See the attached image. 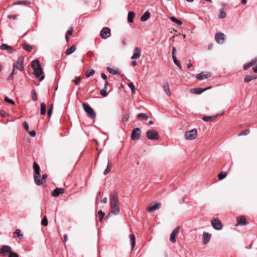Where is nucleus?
Returning <instances> with one entry per match:
<instances>
[{"label":"nucleus","instance_id":"1","mask_svg":"<svg viewBox=\"0 0 257 257\" xmlns=\"http://www.w3.org/2000/svg\"><path fill=\"white\" fill-rule=\"evenodd\" d=\"M31 66L34 69V74L35 77L37 78L40 77V81H42L45 77L44 75H41L43 71L39 61L38 59L32 61Z\"/></svg>","mask_w":257,"mask_h":257},{"label":"nucleus","instance_id":"51","mask_svg":"<svg viewBox=\"0 0 257 257\" xmlns=\"http://www.w3.org/2000/svg\"><path fill=\"white\" fill-rule=\"evenodd\" d=\"M9 257H19V255L16 252H11Z\"/></svg>","mask_w":257,"mask_h":257},{"label":"nucleus","instance_id":"33","mask_svg":"<svg viewBox=\"0 0 257 257\" xmlns=\"http://www.w3.org/2000/svg\"><path fill=\"white\" fill-rule=\"evenodd\" d=\"M76 50V47L74 45L72 46L69 49H67L66 52V55H70L73 53Z\"/></svg>","mask_w":257,"mask_h":257},{"label":"nucleus","instance_id":"41","mask_svg":"<svg viewBox=\"0 0 257 257\" xmlns=\"http://www.w3.org/2000/svg\"><path fill=\"white\" fill-rule=\"evenodd\" d=\"M217 115H218L216 114V115H214L213 116H204L202 117V119L205 121H209L211 120L213 117H216L217 116Z\"/></svg>","mask_w":257,"mask_h":257},{"label":"nucleus","instance_id":"52","mask_svg":"<svg viewBox=\"0 0 257 257\" xmlns=\"http://www.w3.org/2000/svg\"><path fill=\"white\" fill-rule=\"evenodd\" d=\"M249 133V131L248 130H245L243 131V132H241L239 135H246Z\"/></svg>","mask_w":257,"mask_h":257},{"label":"nucleus","instance_id":"3","mask_svg":"<svg viewBox=\"0 0 257 257\" xmlns=\"http://www.w3.org/2000/svg\"><path fill=\"white\" fill-rule=\"evenodd\" d=\"M84 110L87 113V116L90 118H94L96 116V113L93 109L88 104L83 103L82 104Z\"/></svg>","mask_w":257,"mask_h":257},{"label":"nucleus","instance_id":"63","mask_svg":"<svg viewBox=\"0 0 257 257\" xmlns=\"http://www.w3.org/2000/svg\"><path fill=\"white\" fill-rule=\"evenodd\" d=\"M101 202L103 203H106L107 202V198L106 197H104L102 200Z\"/></svg>","mask_w":257,"mask_h":257},{"label":"nucleus","instance_id":"46","mask_svg":"<svg viewBox=\"0 0 257 257\" xmlns=\"http://www.w3.org/2000/svg\"><path fill=\"white\" fill-rule=\"evenodd\" d=\"M48 221L47 218L46 216H45L42 220V225L44 226H46L48 225Z\"/></svg>","mask_w":257,"mask_h":257},{"label":"nucleus","instance_id":"24","mask_svg":"<svg viewBox=\"0 0 257 257\" xmlns=\"http://www.w3.org/2000/svg\"><path fill=\"white\" fill-rule=\"evenodd\" d=\"M256 78H257L256 76H252V75H246L244 77V81L245 82L247 83V82H249L251 81L252 80L256 79Z\"/></svg>","mask_w":257,"mask_h":257},{"label":"nucleus","instance_id":"30","mask_svg":"<svg viewBox=\"0 0 257 257\" xmlns=\"http://www.w3.org/2000/svg\"><path fill=\"white\" fill-rule=\"evenodd\" d=\"M164 90L166 94L168 96H170L171 95V93L170 91V88L169 86V84L168 83L164 85L163 86Z\"/></svg>","mask_w":257,"mask_h":257},{"label":"nucleus","instance_id":"20","mask_svg":"<svg viewBox=\"0 0 257 257\" xmlns=\"http://www.w3.org/2000/svg\"><path fill=\"white\" fill-rule=\"evenodd\" d=\"M0 48L2 50H8L10 53H12L14 52L13 48L12 47L6 44H3L1 46Z\"/></svg>","mask_w":257,"mask_h":257},{"label":"nucleus","instance_id":"55","mask_svg":"<svg viewBox=\"0 0 257 257\" xmlns=\"http://www.w3.org/2000/svg\"><path fill=\"white\" fill-rule=\"evenodd\" d=\"M28 133H29V135L32 137H35L36 134L35 131H32L30 132L29 131V132Z\"/></svg>","mask_w":257,"mask_h":257},{"label":"nucleus","instance_id":"35","mask_svg":"<svg viewBox=\"0 0 257 257\" xmlns=\"http://www.w3.org/2000/svg\"><path fill=\"white\" fill-rule=\"evenodd\" d=\"M107 71L111 74L113 75H120V72L118 71H117L116 70H113V69L108 67L107 68Z\"/></svg>","mask_w":257,"mask_h":257},{"label":"nucleus","instance_id":"15","mask_svg":"<svg viewBox=\"0 0 257 257\" xmlns=\"http://www.w3.org/2000/svg\"><path fill=\"white\" fill-rule=\"evenodd\" d=\"M141 55V50L139 47H136L134 49V52L133 56L131 57L132 59H136L139 58Z\"/></svg>","mask_w":257,"mask_h":257},{"label":"nucleus","instance_id":"47","mask_svg":"<svg viewBox=\"0 0 257 257\" xmlns=\"http://www.w3.org/2000/svg\"><path fill=\"white\" fill-rule=\"evenodd\" d=\"M100 94L103 97H106L108 95V93L106 92V89H102L100 91Z\"/></svg>","mask_w":257,"mask_h":257},{"label":"nucleus","instance_id":"48","mask_svg":"<svg viewBox=\"0 0 257 257\" xmlns=\"http://www.w3.org/2000/svg\"><path fill=\"white\" fill-rule=\"evenodd\" d=\"M24 128L27 132H29V125L26 121H24L23 124Z\"/></svg>","mask_w":257,"mask_h":257},{"label":"nucleus","instance_id":"31","mask_svg":"<svg viewBox=\"0 0 257 257\" xmlns=\"http://www.w3.org/2000/svg\"><path fill=\"white\" fill-rule=\"evenodd\" d=\"M14 235L15 236L17 235V236L20 239L23 238V235L21 233V231L19 229H17L15 230V231L14 232Z\"/></svg>","mask_w":257,"mask_h":257},{"label":"nucleus","instance_id":"16","mask_svg":"<svg viewBox=\"0 0 257 257\" xmlns=\"http://www.w3.org/2000/svg\"><path fill=\"white\" fill-rule=\"evenodd\" d=\"M11 250L12 248L11 246L7 245H4L2 247L0 250V253L4 255L7 253H10L11 252Z\"/></svg>","mask_w":257,"mask_h":257},{"label":"nucleus","instance_id":"56","mask_svg":"<svg viewBox=\"0 0 257 257\" xmlns=\"http://www.w3.org/2000/svg\"><path fill=\"white\" fill-rule=\"evenodd\" d=\"M72 32H73V28L71 27L69 30H68L66 34L65 35H71L72 34Z\"/></svg>","mask_w":257,"mask_h":257},{"label":"nucleus","instance_id":"11","mask_svg":"<svg viewBox=\"0 0 257 257\" xmlns=\"http://www.w3.org/2000/svg\"><path fill=\"white\" fill-rule=\"evenodd\" d=\"M180 227L177 226L172 231V233H171L170 240L172 243L176 242V235L178 233Z\"/></svg>","mask_w":257,"mask_h":257},{"label":"nucleus","instance_id":"40","mask_svg":"<svg viewBox=\"0 0 257 257\" xmlns=\"http://www.w3.org/2000/svg\"><path fill=\"white\" fill-rule=\"evenodd\" d=\"M227 175V173L225 172H220L218 175V177L219 180H221L223 179Z\"/></svg>","mask_w":257,"mask_h":257},{"label":"nucleus","instance_id":"18","mask_svg":"<svg viewBox=\"0 0 257 257\" xmlns=\"http://www.w3.org/2000/svg\"><path fill=\"white\" fill-rule=\"evenodd\" d=\"M236 220L237 222V225H245L247 223L245 218L243 216L237 217Z\"/></svg>","mask_w":257,"mask_h":257},{"label":"nucleus","instance_id":"12","mask_svg":"<svg viewBox=\"0 0 257 257\" xmlns=\"http://www.w3.org/2000/svg\"><path fill=\"white\" fill-rule=\"evenodd\" d=\"M225 35L223 33L219 32L215 34V40L218 43H223L225 39Z\"/></svg>","mask_w":257,"mask_h":257},{"label":"nucleus","instance_id":"59","mask_svg":"<svg viewBox=\"0 0 257 257\" xmlns=\"http://www.w3.org/2000/svg\"><path fill=\"white\" fill-rule=\"evenodd\" d=\"M176 49L175 48V47H173V48H172V55H176Z\"/></svg>","mask_w":257,"mask_h":257},{"label":"nucleus","instance_id":"19","mask_svg":"<svg viewBox=\"0 0 257 257\" xmlns=\"http://www.w3.org/2000/svg\"><path fill=\"white\" fill-rule=\"evenodd\" d=\"M210 75L208 74H205L203 72L200 73L196 75V78L199 80L205 79L210 77Z\"/></svg>","mask_w":257,"mask_h":257},{"label":"nucleus","instance_id":"62","mask_svg":"<svg viewBox=\"0 0 257 257\" xmlns=\"http://www.w3.org/2000/svg\"><path fill=\"white\" fill-rule=\"evenodd\" d=\"M108 84V82H107V81H105V84H104V88H103V89H106H106H107V88Z\"/></svg>","mask_w":257,"mask_h":257},{"label":"nucleus","instance_id":"54","mask_svg":"<svg viewBox=\"0 0 257 257\" xmlns=\"http://www.w3.org/2000/svg\"><path fill=\"white\" fill-rule=\"evenodd\" d=\"M81 79L80 76L76 77L74 80L75 85H77L78 83L80 81Z\"/></svg>","mask_w":257,"mask_h":257},{"label":"nucleus","instance_id":"43","mask_svg":"<svg viewBox=\"0 0 257 257\" xmlns=\"http://www.w3.org/2000/svg\"><path fill=\"white\" fill-rule=\"evenodd\" d=\"M128 86L129 87V88L131 89L132 92L133 93H135V85L134 84V83L133 82H131L130 83L128 84Z\"/></svg>","mask_w":257,"mask_h":257},{"label":"nucleus","instance_id":"5","mask_svg":"<svg viewBox=\"0 0 257 257\" xmlns=\"http://www.w3.org/2000/svg\"><path fill=\"white\" fill-rule=\"evenodd\" d=\"M147 138L151 140H158L159 136L157 131L151 130L148 131L146 133Z\"/></svg>","mask_w":257,"mask_h":257},{"label":"nucleus","instance_id":"45","mask_svg":"<svg viewBox=\"0 0 257 257\" xmlns=\"http://www.w3.org/2000/svg\"><path fill=\"white\" fill-rule=\"evenodd\" d=\"M4 100L7 102L11 103L12 104H15V101L13 100H12V99H11V98H9L8 97H7V96H6L5 97Z\"/></svg>","mask_w":257,"mask_h":257},{"label":"nucleus","instance_id":"14","mask_svg":"<svg viewBox=\"0 0 257 257\" xmlns=\"http://www.w3.org/2000/svg\"><path fill=\"white\" fill-rule=\"evenodd\" d=\"M211 234L206 232H204L202 234V241L204 244L208 243L210 240Z\"/></svg>","mask_w":257,"mask_h":257},{"label":"nucleus","instance_id":"29","mask_svg":"<svg viewBox=\"0 0 257 257\" xmlns=\"http://www.w3.org/2000/svg\"><path fill=\"white\" fill-rule=\"evenodd\" d=\"M16 69V65L15 64H14L13 65V70H12V72L10 74L9 77H8V80L9 81H12L14 79L13 75L15 74V70Z\"/></svg>","mask_w":257,"mask_h":257},{"label":"nucleus","instance_id":"36","mask_svg":"<svg viewBox=\"0 0 257 257\" xmlns=\"http://www.w3.org/2000/svg\"><path fill=\"white\" fill-rule=\"evenodd\" d=\"M226 13L224 12L223 9H220V13L219 15L218 16L219 18L220 19H224L226 17Z\"/></svg>","mask_w":257,"mask_h":257},{"label":"nucleus","instance_id":"57","mask_svg":"<svg viewBox=\"0 0 257 257\" xmlns=\"http://www.w3.org/2000/svg\"><path fill=\"white\" fill-rule=\"evenodd\" d=\"M8 18L9 19H14V20H15V19H17V16L16 15H8Z\"/></svg>","mask_w":257,"mask_h":257},{"label":"nucleus","instance_id":"53","mask_svg":"<svg viewBox=\"0 0 257 257\" xmlns=\"http://www.w3.org/2000/svg\"><path fill=\"white\" fill-rule=\"evenodd\" d=\"M108 166H109V163H108L106 168L105 169V170L103 172V174L104 175H106L109 172V169H108Z\"/></svg>","mask_w":257,"mask_h":257},{"label":"nucleus","instance_id":"37","mask_svg":"<svg viewBox=\"0 0 257 257\" xmlns=\"http://www.w3.org/2000/svg\"><path fill=\"white\" fill-rule=\"evenodd\" d=\"M256 61H255L254 62H253L252 61H250L249 63H247V64H245L244 66H243V69L244 70H247L249 68H250L251 66H253L254 65V64L255 63Z\"/></svg>","mask_w":257,"mask_h":257},{"label":"nucleus","instance_id":"42","mask_svg":"<svg viewBox=\"0 0 257 257\" xmlns=\"http://www.w3.org/2000/svg\"><path fill=\"white\" fill-rule=\"evenodd\" d=\"M95 71L93 69H91L87 71L86 73V77L88 78L94 74Z\"/></svg>","mask_w":257,"mask_h":257},{"label":"nucleus","instance_id":"4","mask_svg":"<svg viewBox=\"0 0 257 257\" xmlns=\"http://www.w3.org/2000/svg\"><path fill=\"white\" fill-rule=\"evenodd\" d=\"M119 205V200L117 192L113 191L110 195V206Z\"/></svg>","mask_w":257,"mask_h":257},{"label":"nucleus","instance_id":"8","mask_svg":"<svg viewBox=\"0 0 257 257\" xmlns=\"http://www.w3.org/2000/svg\"><path fill=\"white\" fill-rule=\"evenodd\" d=\"M141 135V130L139 127H136L133 130L131 138L133 141H136L139 139Z\"/></svg>","mask_w":257,"mask_h":257},{"label":"nucleus","instance_id":"2","mask_svg":"<svg viewBox=\"0 0 257 257\" xmlns=\"http://www.w3.org/2000/svg\"><path fill=\"white\" fill-rule=\"evenodd\" d=\"M33 169L35 183L37 185H41L42 184V181L40 179L41 177L40 168L39 165L36 162L33 163Z\"/></svg>","mask_w":257,"mask_h":257},{"label":"nucleus","instance_id":"39","mask_svg":"<svg viewBox=\"0 0 257 257\" xmlns=\"http://www.w3.org/2000/svg\"><path fill=\"white\" fill-rule=\"evenodd\" d=\"M23 48L28 52H31L32 50V47L30 45H28L25 44H23L22 45Z\"/></svg>","mask_w":257,"mask_h":257},{"label":"nucleus","instance_id":"64","mask_svg":"<svg viewBox=\"0 0 257 257\" xmlns=\"http://www.w3.org/2000/svg\"><path fill=\"white\" fill-rule=\"evenodd\" d=\"M189 62L188 63V65H187V68L188 69H189L190 68H191L192 66V63H191V61L190 60H189Z\"/></svg>","mask_w":257,"mask_h":257},{"label":"nucleus","instance_id":"27","mask_svg":"<svg viewBox=\"0 0 257 257\" xmlns=\"http://www.w3.org/2000/svg\"><path fill=\"white\" fill-rule=\"evenodd\" d=\"M135 17V13L133 12H129L127 15V21L129 23H133Z\"/></svg>","mask_w":257,"mask_h":257},{"label":"nucleus","instance_id":"6","mask_svg":"<svg viewBox=\"0 0 257 257\" xmlns=\"http://www.w3.org/2000/svg\"><path fill=\"white\" fill-rule=\"evenodd\" d=\"M197 135V131L196 128L192 129L190 131L186 132L185 133V138L187 140H194Z\"/></svg>","mask_w":257,"mask_h":257},{"label":"nucleus","instance_id":"7","mask_svg":"<svg viewBox=\"0 0 257 257\" xmlns=\"http://www.w3.org/2000/svg\"><path fill=\"white\" fill-rule=\"evenodd\" d=\"M100 35L103 39L109 38L111 35L110 28L108 27L103 28L100 32Z\"/></svg>","mask_w":257,"mask_h":257},{"label":"nucleus","instance_id":"32","mask_svg":"<svg viewBox=\"0 0 257 257\" xmlns=\"http://www.w3.org/2000/svg\"><path fill=\"white\" fill-rule=\"evenodd\" d=\"M41 107V115H44L46 113V105L44 102H42L41 103L40 105Z\"/></svg>","mask_w":257,"mask_h":257},{"label":"nucleus","instance_id":"38","mask_svg":"<svg viewBox=\"0 0 257 257\" xmlns=\"http://www.w3.org/2000/svg\"><path fill=\"white\" fill-rule=\"evenodd\" d=\"M31 94L32 100L34 101H36L38 99L36 91L34 89L32 90L31 91Z\"/></svg>","mask_w":257,"mask_h":257},{"label":"nucleus","instance_id":"23","mask_svg":"<svg viewBox=\"0 0 257 257\" xmlns=\"http://www.w3.org/2000/svg\"><path fill=\"white\" fill-rule=\"evenodd\" d=\"M30 4V2L26 0H20L14 3V5H25L29 6Z\"/></svg>","mask_w":257,"mask_h":257},{"label":"nucleus","instance_id":"21","mask_svg":"<svg viewBox=\"0 0 257 257\" xmlns=\"http://www.w3.org/2000/svg\"><path fill=\"white\" fill-rule=\"evenodd\" d=\"M111 211L110 213L114 215H118L119 213L120 209L119 206L116 205L115 206H110Z\"/></svg>","mask_w":257,"mask_h":257},{"label":"nucleus","instance_id":"17","mask_svg":"<svg viewBox=\"0 0 257 257\" xmlns=\"http://www.w3.org/2000/svg\"><path fill=\"white\" fill-rule=\"evenodd\" d=\"M161 203L159 202H156L154 205H152L148 208V211L149 212H152L160 208Z\"/></svg>","mask_w":257,"mask_h":257},{"label":"nucleus","instance_id":"26","mask_svg":"<svg viewBox=\"0 0 257 257\" xmlns=\"http://www.w3.org/2000/svg\"><path fill=\"white\" fill-rule=\"evenodd\" d=\"M129 237L131 240V248L133 249L134 248L136 243L135 236L134 234H130Z\"/></svg>","mask_w":257,"mask_h":257},{"label":"nucleus","instance_id":"34","mask_svg":"<svg viewBox=\"0 0 257 257\" xmlns=\"http://www.w3.org/2000/svg\"><path fill=\"white\" fill-rule=\"evenodd\" d=\"M170 20L173 22H174L175 23H176L177 24H178V25H181L182 24V22H181V21H180V20L177 19L176 17H170Z\"/></svg>","mask_w":257,"mask_h":257},{"label":"nucleus","instance_id":"9","mask_svg":"<svg viewBox=\"0 0 257 257\" xmlns=\"http://www.w3.org/2000/svg\"><path fill=\"white\" fill-rule=\"evenodd\" d=\"M211 224L213 228L217 230H220L223 227L221 222L216 218H214L212 220Z\"/></svg>","mask_w":257,"mask_h":257},{"label":"nucleus","instance_id":"22","mask_svg":"<svg viewBox=\"0 0 257 257\" xmlns=\"http://www.w3.org/2000/svg\"><path fill=\"white\" fill-rule=\"evenodd\" d=\"M204 91V89H203V88H196L191 89L190 90V92L191 93L196 94H200Z\"/></svg>","mask_w":257,"mask_h":257},{"label":"nucleus","instance_id":"58","mask_svg":"<svg viewBox=\"0 0 257 257\" xmlns=\"http://www.w3.org/2000/svg\"><path fill=\"white\" fill-rule=\"evenodd\" d=\"M101 78H102L103 79L105 80L106 81H107V80H106V79H107V76H106V75L104 73H101Z\"/></svg>","mask_w":257,"mask_h":257},{"label":"nucleus","instance_id":"49","mask_svg":"<svg viewBox=\"0 0 257 257\" xmlns=\"http://www.w3.org/2000/svg\"><path fill=\"white\" fill-rule=\"evenodd\" d=\"M52 110H53V104H51L48 110L47 113H48V116L50 117L52 113Z\"/></svg>","mask_w":257,"mask_h":257},{"label":"nucleus","instance_id":"10","mask_svg":"<svg viewBox=\"0 0 257 257\" xmlns=\"http://www.w3.org/2000/svg\"><path fill=\"white\" fill-rule=\"evenodd\" d=\"M24 57L22 56H20L17 61L16 69H19L21 71H23L24 70V67L23 65Z\"/></svg>","mask_w":257,"mask_h":257},{"label":"nucleus","instance_id":"61","mask_svg":"<svg viewBox=\"0 0 257 257\" xmlns=\"http://www.w3.org/2000/svg\"><path fill=\"white\" fill-rule=\"evenodd\" d=\"M47 178V175L46 174H43L42 176V179L45 180Z\"/></svg>","mask_w":257,"mask_h":257},{"label":"nucleus","instance_id":"25","mask_svg":"<svg viewBox=\"0 0 257 257\" xmlns=\"http://www.w3.org/2000/svg\"><path fill=\"white\" fill-rule=\"evenodd\" d=\"M150 17V14L148 11L144 13L141 18V20L143 22L147 21Z\"/></svg>","mask_w":257,"mask_h":257},{"label":"nucleus","instance_id":"13","mask_svg":"<svg viewBox=\"0 0 257 257\" xmlns=\"http://www.w3.org/2000/svg\"><path fill=\"white\" fill-rule=\"evenodd\" d=\"M65 189L62 188H56L52 192L51 195L53 197H57L60 194L64 193Z\"/></svg>","mask_w":257,"mask_h":257},{"label":"nucleus","instance_id":"44","mask_svg":"<svg viewBox=\"0 0 257 257\" xmlns=\"http://www.w3.org/2000/svg\"><path fill=\"white\" fill-rule=\"evenodd\" d=\"M105 214L101 210H100L98 212V215L99 217V221H101L103 218L104 217Z\"/></svg>","mask_w":257,"mask_h":257},{"label":"nucleus","instance_id":"50","mask_svg":"<svg viewBox=\"0 0 257 257\" xmlns=\"http://www.w3.org/2000/svg\"><path fill=\"white\" fill-rule=\"evenodd\" d=\"M174 63L179 67L180 70H182V66H181L180 63L179 62V61L177 59L175 60V61L174 62Z\"/></svg>","mask_w":257,"mask_h":257},{"label":"nucleus","instance_id":"60","mask_svg":"<svg viewBox=\"0 0 257 257\" xmlns=\"http://www.w3.org/2000/svg\"><path fill=\"white\" fill-rule=\"evenodd\" d=\"M1 114L3 116L5 117V116H6V111H4V110H2V111H1Z\"/></svg>","mask_w":257,"mask_h":257},{"label":"nucleus","instance_id":"28","mask_svg":"<svg viewBox=\"0 0 257 257\" xmlns=\"http://www.w3.org/2000/svg\"><path fill=\"white\" fill-rule=\"evenodd\" d=\"M149 117L146 113H140L138 114L137 118L139 119H144L145 120L148 119Z\"/></svg>","mask_w":257,"mask_h":257}]
</instances>
